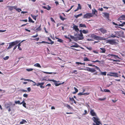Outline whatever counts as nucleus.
Listing matches in <instances>:
<instances>
[{
	"label": "nucleus",
	"instance_id": "f257e3e1",
	"mask_svg": "<svg viewBox=\"0 0 125 125\" xmlns=\"http://www.w3.org/2000/svg\"><path fill=\"white\" fill-rule=\"evenodd\" d=\"M19 42V41H15L10 43L9 46L8 47L7 49H10L12 46L18 44Z\"/></svg>",
	"mask_w": 125,
	"mask_h": 125
},
{
	"label": "nucleus",
	"instance_id": "f03ea898",
	"mask_svg": "<svg viewBox=\"0 0 125 125\" xmlns=\"http://www.w3.org/2000/svg\"><path fill=\"white\" fill-rule=\"evenodd\" d=\"M92 119L96 123V124L93 123V125H99V124H101L100 122L99 121V119L97 118L93 117Z\"/></svg>",
	"mask_w": 125,
	"mask_h": 125
},
{
	"label": "nucleus",
	"instance_id": "7ed1b4c3",
	"mask_svg": "<svg viewBox=\"0 0 125 125\" xmlns=\"http://www.w3.org/2000/svg\"><path fill=\"white\" fill-rule=\"evenodd\" d=\"M114 32L116 36L122 37L124 35V32L122 31H115Z\"/></svg>",
	"mask_w": 125,
	"mask_h": 125
},
{
	"label": "nucleus",
	"instance_id": "20e7f679",
	"mask_svg": "<svg viewBox=\"0 0 125 125\" xmlns=\"http://www.w3.org/2000/svg\"><path fill=\"white\" fill-rule=\"evenodd\" d=\"M106 41V43H109L111 45L115 44L117 43L115 39L107 40Z\"/></svg>",
	"mask_w": 125,
	"mask_h": 125
},
{
	"label": "nucleus",
	"instance_id": "39448f33",
	"mask_svg": "<svg viewBox=\"0 0 125 125\" xmlns=\"http://www.w3.org/2000/svg\"><path fill=\"white\" fill-rule=\"evenodd\" d=\"M93 15L91 13H87L84 14L83 16L84 18L86 19H89L91 17H92Z\"/></svg>",
	"mask_w": 125,
	"mask_h": 125
},
{
	"label": "nucleus",
	"instance_id": "423d86ee",
	"mask_svg": "<svg viewBox=\"0 0 125 125\" xmlns=\"http://www.w3.org/2000/svg\"><path fill=\"white\" fill-rule=\"evenodd\" d=\"M107 75L110 76H114L118 77V73L114 72H110L107 74Z\"/></svg>",
	"mask_w": 125,
	"mask_h": 125
},
{
	"label": "nucleus",
	"instance_id": "0eeeda50",
	"mask_svg": "<svg viewBox=\"0 0 125 125\" xmlns=\"http://www.w3.org/2000/svg\"><path fill=\"white\" fill-rule=\"evenodd\" d=\"M83 61H91L92 62H100V61L98 60H96L95 61H93L92 60L90 61V60H89L88 58H87L86 57H85L83 59Z\"/></svg>",
	"mask_w": 125,
	"mask_h": 125
},
{
	"label": "nucleus",
	"instance_id": "6e6552de",
	"mask_svg": "<svg viewBox=\"0 0 125 125\" xmlns=\"http://www.w3.org/2000/svg\"><path fill=\"white\" fill-rule=\"evenodd\" d=\"M86 70L92 73L96 71L94 68H91L89 67H86Z\"/></svg>",
	"mask_w": 125,
	"mask_h": 125
},
{
	"label": "nucleus",
	"instance_id": "1a4fd4ad",
	"mask_svg": "<svg viewBox=\"0 0 125 125\" xmlns=\"http://www.w3.org/2000/svg\"><path fill=\"white\" fill-rule=\"evenodd\" d=\"M78 35L79 36L77 37L78 40H81L84 39V37L82 33L79 34Z\"/></svg>",
	"mask_w": 125,
	"mask_h": 125
},
{
	"label": "nucleus",
	"instance_id": "9d476101",
	"mask_svg": "<svg viewBox=\"0 0 125 125\" xmlns=\"http://www.w3.org/2000/svg\"><path fill=\"white\" fill-rule=\"evenodd\" d=\"M98 31H100L103 34L106 33L107 31L106 30L103 28H101L98 29Z\"/></svg>",
	"mask_w": 125,
	"mask_h": 125
},
{
	"label": "nucleus",
	"instance_id": "9b49d317",
	"mask_svg": "<svg viewBox=\"0 0 125 125\" xmlns=\"http://www.w3.org/2000/svg\"><path fill=\"white\" fill-rule=\"evenodd\" d=\"M90 114L92 116H96V113L94 112L93 109H91L90 112Z\"/></svg>",
	"mask_w": 125,
	"mask_h": 125
},
{
	"label": "nucleus",
	"instance_id": "f8f14e48",
	"mask_svg": "<svg viewBox=\"0 0 125 125\" xmlns=\"http://www.w3.org/2000/svg\"><path fill=\"white\" fill-rule=\"evenodd\" d=\"M122 20H125V15H123L121 16L118 19V21Z\"/></svg>",
	"mask_w": 125,
	"mask_h": 125
},
{
	"label": "nucleus",
	"instance_id": "ddd939ff",
	"mask_svg": "<svg viewBox=\"0 0 125 125\" xmlns=\"http://www.w3.org/2000/svg\"><path fill=\"white\" fill-rule=\"evenodd\" d=\"M105 39H104L102 37L97 36L95 40H105Z\"/></svg>",
	"mask_w": 125,
	"mask_h": 125
},
{
	"label": "nucleus",
	"instance_id": "4468645a",
	"mask_svg": "<svg viewBox=\"0 0 125 125\" xmlns=\"http://www.w3.org/2000/svg\"><path fill=\"white\" fill-rule=\"evenodd\" d=\"M73 28L77 32H78V31H79V30L77 26H76L74 24H73Z\"/></svg>",
	"mask_w": 125,
	"mask_h": 125
},
{
	"label": "nucleus",
	"instance_id": "2eb2a0df",
	"mask_svg": "<svg viewBox=\"0 0 125 125\" xmlns=\"http://www.w3.org/2000/svg\"><path fill=\"white\" fill-rule=\"evenodd\" d=\"M6 106V108L8 109V108H10V106L12 105V103L10 102V103H7L5 104Z\"/></svg>",
	"mask_w": 125,
	"mask_h": 125
},
{
	"label": "nucleus",
	"instance_id": "dca6fc26",
	"mask_svg": "<svg viewBox=\"0 0 125 125\" xmlns=\"http://www.w3.org/2000/svg\"><path fill=\"white\" fill-rule=\"evenodd\" d=\"M73 43L75 44L71 46V47L77 48L79 47V45L77 43L74 42Z\"/></svg>",
	"mask_w": 125,
	"mask_h": 125
},
{
	"label": "nucleus",
	"instance_id": "f3484780",
	"mask_svg": "<svg viewBox=\"0 0 125 125\" xmlns=\"http://www.w3.org/2000/svg\"><path fill=\"white\" fill-rule=\"evenodd\" d=\"M9 10L11 11L14 9H15L16 8V6H9Z\"/></svg>",
	"mask_w": 125,
	"mask_h": 125
},
{
	"label": "nucleus",
	"instance_id": "a211bd4d",
	"mask_svg": "<svg viewBox=\"0 0 125 125\" xmlns=\"http://www.w3.org/2000/svg\"><path fill=\"white\" fill-rule=\"evenodd\" d=\"M55 38L56 39H58L57 42H59L61 43H63V41L61 39L59 38L58 37H56Z\"/></svg>",
	"mask_w": 125,
	"mask_h": 125
},
{
	"label": "nucleus",
	"instance_id": "6ab92c4d",
	"mask_svg": "<svg viewBox=\"0 0 125 125\" xmlns=\"http://www.w3.org/2000/svg\"><path fill=\"white\" fill-rule=\"evenodd\" d=\"M100 49L102 50V51L100 52V53H104L106 50L104 48H100Z\"/></svg>",
	"mask_w": 125,
	"mask_h": 125
},
{
	"label": "nucleus",
	"instance_id": "aec40b11",
	"mask_svg": "<svg viewBox=\"0 0 125 125\" xmlns=\"http://www.w3.org/2000/svg\"><path fill=\"white\" fill-rule=\"evenodd\" d=\"M96 13L97 14V11L95 9H94L93 10H92V14L93 15L95 14Z\"/></svg>",
	"mask_w": 125,
	"mask_h": 125
},
{
	"label": "nucleus",
	"instance_id": "412c9836",
	"mask_svg": "<svg viewBox=\"0 0 125 125\" xmlns=\"http://www.w3.org/2000/svg\"><path fill=\"white\" fill-rule=\"evenodd\" d=\"M104 15L105 17L106 18L108 19L109 18V14L107 13H104Z\"/></svg>",
	"mask_w": 125,
	"mask_h": 125
},
{
	"label": "nucleus",
	"instance_id": "4be33fe9",
	"mask_svg": "<svg viewBox=\"0 0 125 125\" xmlns=\"http://www.w3.org/2000/svg\"><path fill=\"white\" fill-rule=\"evenodd\" d=\"M70 37L72 39L74 40V41H76L77 40V37H75L73 36H72L71 35H70Z\"/></svg>",
	"mask_w": 125,
	"mask_h": 125
},
{
	"label": "nucleus",
	"instance_id": "5701e85b",
	"mask_svg": "<svg viewBox=\"0 0 125 125\" xmlns=\"http://www.w3.org/2000/svg\"><path fill=\"white\" fill-rule=\"evenodd\" d=\"M109 38L111 37H113V38H115V37H117V38H119V37L118 36H116V35L115 34V35H114L113 34H112L109 37Z\"/></svg>",
	"mask_w": 125,
	"mask_h": 125
},
{
	"label": "nucleus",
	"instance_id": "b1692460",
	"mask_svg": "<svg viewBox=\"0 0 125 125\" xmlns=\"http://www.w3.org/2000/svg\"><path fill=\"white\" fill-rule=\"evenodd\" d=\"M34 66L35 67H37L39 68L41 67L40 64L39 63H38L35 64L34 65Z\"/></svg>",
	"mask_w": 125,
	"mask_h": 125
},
{
	"label": "nucleus",
	"instance_id": "393cba45",
	"mask_svg": "<svg viewBox=\"0 0 125 125\" xmlns=\"http://www.w3.org/2000/svg\"><path fill=\"white\" fill-rule=\"evenodd\" d=\"M79 26L81 27H85L86 28V25L84 24H79Z\"/></svg>",
	"mask_w": 125,
	"mask_h": 125
},
{
	"label": "nucleus",
	"instance_id": "a878e982",
	"mask_svg": "<svg viewBox=\"0 0 125 125\" xmlns=\"http://www.w3.org/2000/svg\"><path fill=\"white\" fill-rule=\"evenodd\" d=\"M22 121L20 122V124H23L24 123H27V122L25 120H24V119H22Z\"/></svg>",
	"mask_w": 125,
	"mask_h": 125
},
{
	"label": "nucleus",
	"instance_id": "bb28decb",
	"mask_svg": "<svg viewBox=\"0 0 125 125\" xmlns=\"http://www.w3.org/2000/svg\"><path fill=\"white\" fill-rule=\"evenodd\" d=\"M48 39L49 41L51 42L50 43L49 42V43H48V44H52L54 43V42L53 41H52L51 39L49 37H48Z\"/></svg>",
	"mask_w": 125,
	"mask_h": 125
},
{
	"label": "nucleus",
	"instance_id": "cd10ccee",
	"mask_svg": "<svg viewBox=\"0 0 125 125\" xmlns=\"http://www.w3.org/2000/svg\"><path fill=\"white\" fill-rule=\"evenodd\" d=\"M23 102H22L20 103V101L19 100H18L17 101H15V103L16 104H22Z\"/></svg>",
	"mask_w": 125,
	"mask_h": 125
},
{
	"label": "nucleus",
	"instance_id": "c85d7f7f",
	"mask_svg": "<svg viewBox=\"0 0 125 125\" xmlns=\"http://www.w3.org/2000/svg\"><path fill=\"white\" fill-rule=\"evenodd\" d=\"M29 19V21L30 22H32V23H34V21H33L31 19L30 17H29L28 18Z\"/></svg>",
	"mask_w": 125,
	"mask_h": 125
},
{
	"label": "nucleus",
	"instance_id": "c756f323",
	"mask_svg": "<svg viewBox=\"0 0 125 125\" xmlns=\"http://www.w3.org/2000/svg\"><path fill=\"white\" fill-rule=\"evenodd\" d=\"M124 25H125V22H124L122 24L119 23L118 24V25L119 26L123 27L124 26Z\"/></svg>",
	"mask_w": 125,
	"mask_h": 125
},
{
	"label": "nucleus",
	"instance_id": "7c9ffc66",
	"mask_svg": "<svg viewBox=\"0 0 125 125\" xmlns=\"http://www.w3.org/2000/svg\"><path fill=\"white\" fill-rule=\"evenodd\" d=\"M15 9L19 12H20L21 11V9L17 8V7L16 6V8H15Z\"/></svg>",
	"mask_w": 125,
	"mask_h": 125
},
{
	"label": "nucleus",
	"instance_id": "2f4dec72",
	"mask_svg": "<svg viewBox=\"0 0 125 125\" xmlns=\"http://www.w3.org/2000/svg\"><path fill=\"white\" fill-rule=\"evenodd\" d=\"M97 36L95 35H94V34H92L91 35V37L94 38V39L95 40V39H96V37Z\"/></svg>",
	"mask_w": 125,
	"mask_h": 125
},
{
	"label": "nucleus",
	"instance_id": "473e14b6",
	"mask_svg": "<svg viewBox=\"0 0 125 125\" xmlns=\"http://www.w3.org/2000/svg\"><path fill=\"white\" fill-rule=\"evenodd\" d=\"M82 15V14L81 13L77 15H75L74 17L76 18H77L81 16Z\"/></svg>",
	"mask_w": 125,
	"mask_h": 125
},
{
	"label": "nucleus",
	"instance_id": "72a5a7b5",
	"mask_svg": "<svg viewBox=\"0 0 125 125\" xmlns=\"http://www.w3.org/2000/svg\"><path fill=\"white\" fill-rule=\"evenodd\" d=\"M31 17L35 21L37 19V16H36L33 15L32 14L31 15Z\"/></svg>",
	"mask_w": 125,
	"mask_h": 125
},
{
	"label": "nucleus",
	"instance_id": "f704fd0d",
	"mask_svg": "<svg viewBox=\"0 0 125 125\" xmlns=\"http://www.w3.org/2000/svg\"><path fill=\"white\" fill-rule=\"evenodd\" d=\"M82 32L84 34H86L88 33V31H86L85 30H83L82 31Z\"/></svg>",
	"mask_w": 125,
	"mask_h": 125
},
{
	"label": "nucleus",
	"instance_id": "c9c22d12",
	"mask_svg": "<svg viewBox=\"0 0 125 125\" xmlns=\"http://www.w3.org/2000/svg\"><path fill=\"white\" fill-rule=\"evenodd\" d=\"M64 82H62V83H55V85L56 86H59V85L63 84L64 83Z\"/></svg>",
	"mask_w": 125,
	"mask_h": 125
},
{
	"label": "nucleus",
	"instance_id": "e433bc0d",
	"mask_svg": "<svg viewBox=\"0 0 125 125\" xmlns=\"http://www.w3.org/2000/svg\"><path fill=\"white\" fill-rule=\"evenodd\" d=\"M44 82H42L41 83L40 85V87L41 88H44V87L43 86H42L44 85Z\"/></svg>",
	"mask_w": 125,
	"mask_h": 125
},
{
	"label": "nucleus",
	"instance_id": "4c0bfd02",
	"mask_svg": "<svg viewBox=\"0 0 125 125\" xmlns=\"http://www.w3.org/2000/svg\"><path fill=\"white\" fill-rule=\"evenodd\" d=\"M49 43V42H46L45 41H42V42H37V43Z\"/></svg>",
	"mask_w": 125,
	"mask_h": 125
},
{
	"label": "nucleus",
	"instance_id": "58836bf2",
	"mask_svg": "<svg viewBox=\"0 0 125 125\" xmlns=\"http://www.w3.org/2000/svg\"><path fill=\"white\" fill-rule=\"evenodd\" d=\"M41 25L40 24L39 26L36 29V30L38 31H40L41 30Z\"/></svg>",
	"mask_w": 125,
	"mask_h": 125
},
{
	"label": "nucleus",
	"instance_id": "ea45409f",
	"mask_svg": "<svg viewBox=\"0 0 125 125\" xmlns=\"http://www.w3.org/2000/svg\"><path fill=\"white\" fill-rule=\"evenodd\" d=\"M48 80L49 81H52L53 82H54L55 83L59 82V81H57L56 80H55L53 79L49 80Z\"/></svg>",
	"mask_w": 125,
	"mask_h": 125
},
{
	"label": "nucleus",
	"instance_id": "a19ab883",
	"mask_svg": "<svg viewBox=\"0 0 125 125\" xmlns=\"http://www.w3.org/2000/svg\"><path fill=\"white\" fill-rule=\"evenodd\" d=\"M104 91L105 92L111 93L110 91L108 89H104Z\"/></svg>",
	"mask_w": 125,
	"mask_h": 125
},
{
	"label": "nucleus",
	"instance_id": "79ce46f5",
	"mask_svg": "<svg viewBox=\"0 0 125 125\" xmlns=\"http://www.w3.org/2000/svg\"><path fill=\"white\" fill-rule=\"evenodd\" d=\"M106 72H101V74L103 75H106Z\"/></svg>",
	"mask_w": 125,
	"mask_h": 125
},
{
	"label": "nucleus",
	"instance_id": "37998d69",
	"mask_svg": "<svg viewBox=\"0 0 125 125\" xmlns=\"http://www.w3.org/2000/svg\"><path fill=\"white\" fill-rule=\"evenodd\" d=\"M113 57L115 59L117 58L119 59V57L118 56L115 55H114L113 56Z\"/></svg>",
	"mask_w": 125,
	"mask_h": 125
},
{
	"label": "nucleus",
	"instance_id": "c03bdc74",
	"mask_svg": "<svg viewBox=\"0 0 125 125\" xmlns=\"http://www.w3.org/2000/svg\"><path fill=\"white\" fill-rule=\"evenodd\" d=\"M66 105H67L66 106V107L68 108V109H72V108L69 105H68L67 104Z\"/></svg>",
	"mask_w": 125,
	"mask_h": 125
},
{
	"label": "nucleus",
	"instance_id": "a18cd8bd",
	"mask_svg": "<svg viewBox=\"0 0 125 125\" xmlns=\"http://www.w3.org/2000/svg\"><path fill=\"white\" fill-rule=\"evenodd\" d=\"M60 19L62 21H64V20L65 19V18H63L62 16L61 15H60Z\"/></svg>",
	"mask_w": 125,
	"mask_h": 125
},
{
	"label": "nucleus",
	"instance_id": "49530a36",
	"mask_svg": "<svg viewBox=\"0 0 125 125\" xmlns=\"http://www.w3.org/2000/svg\"><path fill=\"white\" fill-rule=\"evenodd\" d=\"M22 102H23V103H22L23 106H24V107H25L26 108V103H25L24 101H23Z\"/></svg>",
	"mask_w": 125,
	"mask_h": 125
},
{
	"label": "nucleus",
	"instance_id": "de8ad7c7",
	"mask_svg": "<svg viewBox=\"0 0 125 125\" xmlns=\"http://www.w3.org/2000/svg\"><path fill=\"white\" fill-rule=\"evenodd\" d=\"M105 99H106V98H99L98 99V100L100 101L104 100H105Z\"/></svg>",
	"mask_w": 125,
	"mask_h": 125
},
{
	"label": "nucleus",
	"instance_id": "09e8293b",
	"mask_svg": "<svg viewBox=\"0 0 125 125\" xmlns=\"http://www.w3.org/2000/svg\"><path fill=\"white\" fill-rule=\"evenodd\" d=\"M77 8H78L79 9L81 10V7L80 4H78V7Z\"/></svg>",
	"mask_w": 125,
	"mask_h": 125
},
{
	"label": "nucleus",
	"instance_id": "8fccbe9b",
	"mask_svg": "<svg viewBox=\"0 0 125 125\" xmlns=\"http://www.w3.org/2000/svg\"><path fill=\"white\" fill-rule=\"evenodd\" d=\"M115 28H120L121 29H122V30H125V28H122L121 27H119V26H115Z\"/></svg>",
	"mask_w": 125,
	"mask_h": 125
},
{
	"label": "nucleus",
	"instance_id": "3c124183",
	"mask_svg": "<svg viewBox=\"0 0 125 125\" xmlns=\"http://www.w3.org/2000/svg\"><path fill=\"white\" fill-rule=\"evenodd\" d=\"M70 100L71 101H74L75 100L73 98H71L70 97L69 98Z\"/></svg>",
	"mask_w": 125,
	"mask_h": 125
},
{
	"label": "nucleus",
	"instance_id": "603ef678",
	"mask_svg": "<svg viewBox=\"0 0 125 125\" xmlns=\"http://www.w3.org/2000/svg\"><path fill=\"white\" fill-rule=\"evenodd\" d=\"M78 95H84V93H83V92H82V93L80 92V93H78Z\"/></svg>",
	"mask_w": 125,
	"mask_h": 125
},
{
	"label": "nucleus",
	"instance_id": "864d4df0",
	"mask_svg": "<svg viewBox=\"0 0 125 125\" xmlns=\"http://www.w3.org/2000/svg\"><path fill=\"white\" fill-rule=\"evenodd\" d=\"M26 70L28 72H30L32 71L33 70V69L31 68L29 69H26Z\"/></svg>",
	"mask_w": 125,
	"mask_h": 125
},
{
	"label": "nucleus",
	"instance_id": "5fc2aeb1",
	"mask_svg": "<svg viewBox=\"0 0 125 125\" xmlns=\"http://www.w3.org/2000/svg\"><path fill=\"white\" fill-rule=\"evenodd\" d=\"M51 8V7L49 5H47V9L48 10H50Z\"/></svg>",
	"mask_w": 125,
	"mask_h": 125
},
{
	"label": "nucleus",
	"instance_id": "6e6d98bb",
	"mask_svg": "<svg viewBox=\"0 0 125 125\" xmlns=\"http://www.w3.org/2000/svg\"><path fill=\"white\" fill-rule=\"evenodd\" d=\"M50 19L51 21L54 22V23H55V21L52 17L50 18Z\"/></svg>",
	"mask_w": 125,
	"mask_h": 125
},
{
	"label": "nucleus",
	"instance_id": "4d7b16f0",
	"mask_svg": "<svg viewBox=\"0 0 125 125\" xmlns=\"http://www.w3.org/2000/svg\"><path fill=\"white\" fill-rule=\"evenodd\" d=\"M86 48L87 49L89 50H91L92 49V48L91 47H86Z\"/></svg>",
	"mask_w": 125,
	"mask_h": 125
},
{
	"label": "nucleus",
	"instance_id": "13d9d810",
	"mask_svg": "<svg viewBox=\"0 0 125 125\" xmlns=\"http://www.w3.org/2000/svg\"><path fill=\"white\" fill-rule=\"evenodd\" d=\"M9 58V57L8 56H6L4 58V59L5 60H6L8 59Z\"/></svg>",
	"mask_w": 125,
	"mask_h": 125
},
{
	"label": "nucleus",
	"instance_id": "bf43d9fd",
	"mask_svg": "<svg viewBox=\"0 0 125 125\" xmlns=\"http://www.w3.org/2000/svg\"><path fill=\"white\" fill-rule=\"evenodd\" d=\"M44 73L47 74H52V72H44Z\"/></svg>",
	"mask_w": 125,
	"mask_h": 125
},
{
	"label": "nucleus",
	"instance_id": "052dcab7",
	"mask_svg": "<svg viewBox=\"0 0 125 125\" xmlns=\"http://www.w3.org/2000/svg\"><path fill=\"white\" fill-rule=\"evenodd\" d=\"M95 68L96 69L99 70L100 71H101L100 70V69L99 68L96 66L95 67Z\"/></svg>",
	"mask_w": 125,
	"mask_h": 125
},
{
	"label": "nucleus",
	"instance_id": "680f3d73",
	"mask_svg": "<svg viewBox=\"0 0 125 125\" xmlns=\"http://www.w3.org/2000/svg\"><path fill=\"white\" fill-rule=\"evenodd\" d=\"M23 96L24 97H27L28 95L27 94H23Z\"/></svg>",
	"mask_w": 125,
	"mask_h": 125
},
{
	"label": "nucleus",
	"instance_id": "e2e57ef3",
	"mask_svg": "<svg viewBox=\"0 0 125 125\" xmlns=\"http://www.w3.org/2000/svg\"><path fill=\"white\" fill-rule=\"evenodd\" d=\"M74 89L75 92H76L77 93L78 92V90L76 88L74 87Z\"/></svg>",
	"mask_w": 125,
	"mask_h": 125
},
{
	"label": "nucleus",
	"instance_id": "0e129e2a",
	"mask_svg": "<svg viewBox=\"0 0 125 125\" xmlns=\"http://www.w3.org/2000/svg\"><path fill=\"white\" fill-rule=\"evenodd\" d=\"M38 36V35L37 34L35 35H33V36H32V37L33 38H36V37H37V36Z\"/></svg>",
	"mask_w": 125,
	"mask_h": 125
},
{
	"label": "nucleus",
	"instance_id": "69168bd1",
	"mask_svg": "<svg viewBox=\"0 0 125 125\" xmlns=\"http://www.w3.org/2000/svg\"><path fill=\"white\" fill-rule=\"evenodd\" d=\"M84 113L83 115H86L87 114V112L86 110H85L84 111Z\"/></svg>",
	"mask_w": 125,
	"mask_h": 125
},
{
	"label": "nucleus",
	"instance_id": "338daca9",
	"mask_svg": "<svg viewBox=\"0 0 125 125\" xmlns=\"http://www.w3.org/2000/svg\"><path fill=\"white\" fill-rule=\"evenodd\" d=\"M98 10L101 11H103V9L102 8H99Z\"/></svg>",
	"mask_w": 125,
	"mask_h": 125
},
{
	"label": "nucleus",
	"instance_id": "774afa93",
	"mask_svg": "<svg viewBox=\"0 0 125 125\" xmlns=\"http://www.w3.org/2000/svg\"><path fill=\"white\" fill-rule=\"evenodd\" d=\"M39 39V37L37 38H36L34 39V40H35L36 41H38Z\"/></svg>",
	"mask_w": 125,
	"mask_h": 125
}]
</instances>
